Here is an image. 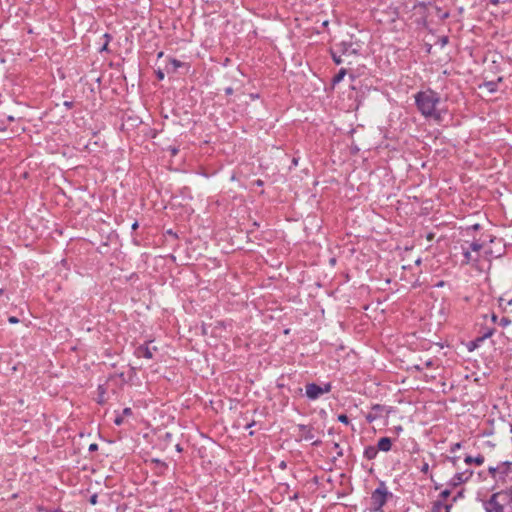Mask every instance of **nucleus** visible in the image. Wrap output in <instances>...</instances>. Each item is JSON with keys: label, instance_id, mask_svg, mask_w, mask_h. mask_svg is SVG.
<instances>
[{"label": "nucleus", "instance_id": "nucleus-22", "mask_svg": "<svg viewBox=\"0 0 512 512\" xmlns=\"http://www.w3.org/2000/svg\"><path fill=\"white\" fill-rule=\"evenodd\" d=\"M448 42H449V38H448V36H440V37L438 38V41H437V43H438L441 47L446 46V45L448 44Z\"/></svg>", "mask_w": 512, "mask_h": 512}, {"label": "nucleus", "instance_id": "nucleus-42", "mask_svg": "<svg viewBox=\"0 0 512 512\" xmlns=\"http://www.w3.org/2000/svg\"><path fill=\"white\" fill-rule=\"evenodd\" d=\"M233 92H234V90H233V88H232V87H227V88L225 89V94H226V95H232V94H233Z\"/></svg>", "mask_w": 512, "mask_h": 512}, {"label": "nucleus", "instance_id": "nucleus-28", "mask_svg": "<svg viewBox=\"0 0 512 512\" xmlns=\"http://www.w3.org/2000/svg\"><path fill=\"white\" fill-rule=\"evenodd\" d=\"M338 421L343 423V424H349V418L345 414L338 415Z\"/></svg>", "mask_w": 512, "mask_h": 512}, {"label": "nucleus", "instance_id": "nucleus-23", "mask_svg": "<svg viewBox=\"0 0 512 512\" xmlns=\"http://www.w3.org/2000/svg\"><path fill=\"white\" fill-rule=\"evenodd\" d=\"M332 390V384L330 382L325 383L323 386H321L322 394H326L331 392Z\"/></svg>", "mask_w": 512, "mask_h": 512}, {"label": "nucleus", "instance_id": "nucleus-12", "mask_svg": "<svg viewBox=\"0 0 512 512\" xmlns=\"http://www.w3.org/2000/svg\"><path fill=\"white\" fill-rule=\"evenodd\" d=\"M378 449L376 446H367L365 447L364 449V453H363V456L367 459V460H373L377 457L378 455Z\"/></svg>", "mask_w": 512, "mask_h": 512}, {"label": "nucleus", "instance_id": "nucleus-54", "mask_svg": "<svg viewBox=\"0 0 512 512\" xmlns=\"http://www.w3.org/2000/svg\"><path fill=\"white\" fill-rule=\"evenodd\" d=\"M396 429H397V431H401V430H402V427H401V426H398Z\"/></svg>", "mask_w": 512, "mask_h": 512}, {"label": "nucleus", "instance_id": "nucleus-47", "mask_svg": "<svg viewBox=\"0 0 512 512\" xmlns=\"http://www.w3.org/2000/svg\"><path fill=\"white\" fill-rule=\"evenodd\" d=\"M109 42H105L100 51H106L108 49Z\"/></svg>", "mask_w": 512, "mask_h": 512}, {"label": "nucleus", "instance_id": "nucleus-40", "mask_svg": "<svg viewBox=\"0 0 512 512\" xmlns=\"http://www.w3.org/2000/svg\"><path fill=\"white\" fill-rule=\"evenodd\" d=\"M97 449H98V445L96 443H92V444H90L88 450L92 452V451H96Z\"/></svg>", "mask_w": 512, "mask_h": 512}, {"label": "nucleus", "instance_id": "nucleus-37", "mask_svg": "<svg viewBox=\"0 0 512 512\" xmlns=\"http://www.w3.org/2000/svg\"><path fill=\"white\" fill-rule=\"evenodd\" d=\"M97 499H98V496L97 494H93L90 499H89V502L92 504V505H95L97 503Z\"/></svg>", "mask_w": 512, "mask_h": 512}, {"label": "nucleus", "instance_id": "nucleus-7", "mask_svg": "<svg viewBox=\"0 0 512 512\" xmlns=\"http://www.w3.org/2000/svg\"><path fill=\"white\" fill-rule=\"evenodd\" d=\"M156 350V347L150 348L148 344L140 345L135 350V355L138 358H146V359H152L153 358V351Z\"/></svg>", "mask_w": 512, "mask_h": 512}, {"label": "nucleus", "instance_id": "nucleus-55", "mask_svg": "<svg viewBox=\"0 0 512 512\" xmlns=\"http://www.w3.org/2000/svg\"><path fill=\"white\" fill-rule=\"evenodd\" d=\"M415 368H416L417 370H421V369H422V368H421L420 366H418V365H417V366H415Z\"/></svg>", "mask_w": 512, "mask_h": 512}, {"label": "nucleus", "instance_id": "nucleus-56", "mask_svg": "<svg viewBox=\"0 0 512 512\" xmlns=\"http://www.w3.org/2000/svg\"><path fill=\"white\" fill-rule=\"evenodd\" d=\"M177 450H178V451H181V450H182V449H181V447H180V445H177Z\"/></svg>", "mask_w": 512, "mask_h": 512}, {"label": "nucleus", "instance_id": "nucleus-10", "mask_svg": "<svg viewBox=\"0 0 512 512\" xmlns=\"http://www.w3.org/2000/svg\"><path fill=\"white\" fill-rule=\"evenodd\" d=\"M378 451L389 452L392 448V440L389 437H382L377 443Z\"/></svg>", "mask_w": 512, "mask_h": 512}, {"label": "nucleus", "instance_id": "nucleus-16", "mask_svg": "<svg viewBox=\"0 0 512 512\" xmlns=\"http://www.w3.org/2000/svg\"><path fill=\"white\" fill-rule=\"evenodd\" d=\"M495 333V328H485L482 332V335L478 338L479 341L487 339L491 337Z\"/></svg>", "mask_w": 512, "mask_h": 512}, {"label": "nucleus", "instance_id": "nucleus-33", "mask_svg": "<svg viewBox=\"0 0 512 512\" xmlns=\"http://www.w3.org/2000/svg\"><path fill=\"white\" fill-rule=\"evenodd\" d=\"M464 497V490H460L452 499V502H456L457 499Z\"/></svg>", "mask_w": 512, "mask_h": 512}, {"label": "nucleus", "instance_id": "nucleus-39", "mask_svg": "<svg viewBox=\"0 0 512 512\" xmlns=\"http://www.w3.org/2000/svg\"><path fill=\"white\" fill-rule=\"evenodd\" d=\"M8 321L11 324H16V323L19 322V319L17 317H15V316H11V317L8 318Z\"/></svg>", "mask_w": 512, "mask_h": 512}, {"label": "nucleus", "instance_id": "nucleus-21", "mask_svg": "<svg viewBox=\"0 0 512 512\" xmlns=\"http://www.w3.org/2000/svg\"><path fill=\"white\" fill-rule=\"evenodd\" d=\"M482 249V244L479 241H474L470 244V250L472 251H480Z\"/></svg>", "mask_w": 512, "mask_h": 512}, {"label": "nucleus", "instance_id": "nucleus-46", "mask_svg": "<svg viewBox=\"0 0 512 512\" xmlns=\"http://www.w3.org/2000/svg\"><path fill=\"white\" fill-rule=\"evenodd\" d=\"M425 366H426L427 368L432 367V366H433V361H432V360H428V361H426V362H425Z\"/></svg>", "mask_w": 512, "mask_h": 512}, {"label": "nucleus", "instance_id": "nucleus-48", "mask_svg": "<svg viewBox=\"0 0 512 512\" xmlns=\"http://www.w3.org/2000/svg\"><path fill=\"white\" fill-rule=\"evenodd\" d=\"M138 226H139V225H138V222L136 221V222H134V223L132 224V229H133V230H136V229L138 228Z\"/></svg>", "mask_w": 512, "mask_h": 512}, {"label": "nucleus", "instance_id": "nucleus-4", "mask_svg": "<svg viewBox=\"0 0 512 512\" xmlns=\"http://www.w3.org/2000/svg\"><path fill=\"white\" fill-rule=\"evenodd\" d=\"M297 428L300 432L299 436L301 439L305 441H311L312 445L319 446L322 441L319 439L315 440V431L314 428L310 425L298 424Z\"/></svg>", "mask_w": 512, "mask_h": 512}, {"label": "nucleus", "instance_id": "nucleus-3", "mask_svg": "<svg viewBox=\"0 0 512 512\" xmlns=\"http://www.w3.org/2000/svg\"><path fill=\"white\" fill-rule=\"evenodd\" d=\"M390 497L392 493L388 491L385 482L381 481L371 494L369 512H383L382 508Z\"/></svg>", "mask_w": 512, "mask_h": 512}, {"label": "nucleus", "instance_id": "nucleus-41", "mask_svg": "<svg viewBox=\"0 0 512 512\" xmlns=\"http://www.w3.org/2000/svg\"><path fill=\"white\" fill-rule=\"evenodd\" d=\"M156 75H157V78H158L159 80H163V79H164V73H163L161 70H158V71L156 72Z\"/></svg>", "mask_w": 512, "mask_h": 512}, {"label": "nucleus", "instance_id": "nucleus-25", "mask_svg": "<svg viewBox=\"0 0 512 512\" xmlns=\"http://www.w3.org/2000/svg\"><path fill=\"white\" fill-rule=\"evenodd\" d=\"M461 447H462L461 442L454 443L450 446V452L455 453L457 450L461 449Z\"/></svg>", "mask_w": 512, "mask_h": 512}, {"label": "nucleus", "instance_id": "nucleus-49", "mask_svg": "<svg viewBox=\"0 0 512 512\" xmlns=\"http://www.w3.org/2000/svg\"><path fill=\"white\" fill-rule=\"evenodd\" d=\"M103 393H104V390H102L101 394H103ZM98 402L103 403L102 395H100Z\"/></svg>", "mask_w": 512, "mask_h": 512}, {"label": "nucleus", "instance_id": "nucleus-51", "mask_svg": "<svg viewBox=\"0 0 512 512\" xmlns=\"http://www.w3.org/2000/svg\"><path fill=\"white\" fill-rule=\"evenodd\" d=\"M297 497H298V494L296 493L293 495V497H291V499H297Z\"/></svg>", "mask_w": 512, "mask_h": 512}, {"label": "nucleus", "instance_id": "nucleus-29", "mask_svg": "<svg viewBox=\"0 0 512 512\" xmlns=\"http://www.w3.org/2000/svg\"><path fill=\"white\" fill-rule=\"evenodd\" d=\"M334 449L336 450L338 457L343 456V450L338 443H334Z\"/></svg>", "mask_w": 512, "mask_h": 512}, {"label": "nucleus", "instance_id": "nucleus-30", "mask_svg": "<svg viewBox=\"0 0 512 512\" xmlns=\"http://www.w3.org/2000/svg\"><path fill=\"white\" fill-rule=\"evenodd\" d=\"M420 471L424 474H427L429 472V464L427 462H423L422 466L420 467Z\"/></svg>", "mask_w": 512, "mask_h": 512}, {"label": "nucleus", "instance_id": "nucleus-35", "mask_svg": "<svg viewBox=\"0 0 512 512\" xmlns=\"http://www.w3.org/2000/svg\"><path fill=\"white\" fill-rule=\"evenodd\" d=\"M510 323H511V321H510L508 318H505V317H503V318L501 319V321H500V325H501L502 327H505V326L509 325Z\"/></svg>", "mask_w": 512, "mask_h": 512}, {"label": "nucleus", "instance_id": "nucleus-19", "mask_svg": "<svg viewBox=\"0 0 512 512\" xmlns=\"http://www.w3.org/2000/svg\"><path fill=\"white\" fill-rule=\"evenodd\" d=\"M378 418H379V414H377V413H373L372 411H371V412H369V413L366 415V420H367V422H369V423L374 422V421H375L376 419H378Z\"/></svg>", "mask_w": 512, "mask_h": 512}, {"label": "nucleus", "instance_id": "nucleus-15", "mask_svg": "<svg viewBox=\"0 0 512 512\" xmlns=\"http://www.w3.org/2000/svg\"><path fill=\"white\" fill-rule=\"evenodd\" d=\"M346 73H347L346 69L341 68L339 70V72L336 75H334V77L332 79L333 84H337V83L341 82L343 80L344 76L346 75Z\"/></svg>", "mask_w": 512, "mask_h": 512}, {"label": "nucleus", "instance_id": "nucleus-43", "mask_svg": "<svg viewBox=\"0 0 512 512\" xmlns=\"http://www.w3.org/2000/svg\"><path fill=\"white\" fill-rule=\"evenodd\" d=\"M103 37L105 38V42H110V40L112 39L111 35L108 33H105Z\"/></svg>", "mask_w": 512, "mask_h": 512}, {"label": "nucleus", "instance_id": "nucleus-1", "mask_svg": "<svg viewBox=\"0 0 512 512\" xmlns=\"http://www.w3.org/2000/svg\"><path fill=\"white\" fill-rule=\"evenodd\" d=\"M415 105L420 114L426 119L439 123L443 119L444 110L439 108L440 94L432 89L418 91L414 95Z\"/></svg>", "mask_w": 512, "mask_h": 512}, {"label": "nucleus", "instance_id": "nucleus-34", "mask_svg": "<svg viewBox=\"0 0 512 512\" xmlns=\"http://www.w3.org/2000/svg\"><path fill=\"white\" fill-rule=\"evenodd\" d=\"M168 150L170 151L171 156H176L177 153L179 152V149L177 147H172V146H170L168 148Z\"/></svg>", "mask_w": 512, "mask_h": 512}, {"label": "nucleus", "instance_id": "nucleus-38", "mask_svg": "<svg viewBox=\"0 0 512 512\" xmlns=\"http://www.w3.org/2000/svg\"><path fill=\"white\" fill-rule=\"evenodd\" d=\"M63 105H64V107H66L67 109H71V108H73L74 103H73L72 101H64Z\"/></svg>", "mask_w": 512, "mask_h": 512}, {"label": "nucleus", "instance_id": "nucleus-24", "mask_svg": "<svg viewBox=\"0 0 512 512\" xmlns=\"http://www.w3.org/2000/svg\"><path fill=\"white\" fill-rule=\"evenodd\" d=\"M371 410L373 413H377L380 416L381 412L384 410V406H382L380 404H375L372 406Z\"/></svg>", "mask_w": 512, "mask_h": 512}, {"label": "nucleus", "instance_id": "nucleus-45", "mask_svg": "<svg viewBox=\"0 0 512 512\" xmlns=\"http://www.w3.org/2000/svg\"><path fill=\"white\" fill-rule=\"evenodd\" d=\"M488 2L492 5H498L500 3V0H488Z\"/></svg>", "mask_w": 512, "mask_h": 512}, {"label": "nucleus", "instance_id": "nucleus-57", "mask_svg": "<svg viewBox=\"0 0 512 512\" xmlns=\"http://www.w3.org/2000/svg\"><path fill=\"white\" fill-rule=\"evenodd\" d=\"M507 304H508V305H512V300H509V301L507 302Z\"/></svg>", "mask_w": 512, "mask_h": 512}, {"label": "nucleus", "instance_id": "nucleus-36", "mask_svg": "<svg viewBox=\"0 0 512 512\" xmlns=\"http://www.w3.org/2000/svg\"><path fill=\"white\" fill-rule=\"evenodd\" d=\"M122 415L123 416H130L132 415V410L131 408L127 407V408H124L123 411H122Z\"/></svg>", "mask_w": 512, "mask_h": 512}, {"label": "nucleus", "instance_id": "nucleus-44", "mask_svg": "<svg viewBox=\"0 0 512 512\" xmlns=\"http://www.w3.org/2000/svg\"><path fill=\"white\" fill-rule=\"evenodd\" d=\"M497 319H498L497 315H496L495 313H492V315H491V320H492V322H493V323H496V322H497Z\"/></svg>", "mask_w": 512, "mask_h": 512}, {"label": "nucleus", "instance_id": "nucleus-53", "mask_svg": "<svg viewBox=\"0 0 512 512\" xmlns=\"http://www.w3.org/2000/svg\"><path fill=\"white\" fill-rule=\"evenodd\" d=\"M257 184H258V185H262V184H263V182H262L261 180H258V181H257Z\"/></svg>", "mask_w": 512, "mask_h": 512}, {"label": "nucleus", "instance_id": "nucleus-8", "mask_svg": "<svg viewBox=\"0 0 512 512\" xmlns=\"http://www.w3.org/2000/svg\"><path fill=\"white\" fill-rule=\"evenodd\" d=\"M338 52L342 55H352L356 54V49L353 48L352 43L350 42H341L335 45Z\"/></svg>", "mask_w": 512, "mask_h": 512}, {"label": "nucleus", "instance_id": "nucleus-11", "mask_svg": "<svg viewBox=\"0 0 512 512\" xmlns=\"http://www.w3.org/2000/svg\"><path fill=\"white\" fill-rule=\"evenodd\" d=\"M484 460H485V458L482 454H478L475 457L467 455L464 459V462L467 465L476 464V465L480 466L484 463Z\"/></svg>", "mask_w": 512, "mask_h": 512}, {"label": "nucleus", "instance_id": "nucleus-14", "mask_svg": "<svg viewBox=\"0 0 512 512\" xmlns=\"http://www.w3.org/2000/svg\"><path fill=\"white\" fill-rule=\"evenodd\" d=\"M330 53H331V57H332L333 61L335 62V64L339 65V64H341V63H342V59H341L342 54H340V53L338 52V50L336 49V47H334L333 49H331Z\"/></svg>", "mask_w": 512, "mask_h": 512}, {"label": "nucleus", "instance_id": "nucleus-6", "mask_svg": "<svg viewBox=\"0 0 512 512\" xmlns=\"http://www.w3.org/2000/svg\"><path fill=\"white\" fill-rule=\"evenodd\" d=\"M305 393L309 400H316L323 395L321 391V386H319L316 383L306 384Z\"/></svg>", "mask_w": 512, "mask_h": 512}, {"label": "nucleus", "instance_id": "nucleus-58", "mask_svg": "<svg viewBox=\"0 0 512 512\" xmlns=\"http://www.w3.org/2000/svg\"><path fill=\"white\" fill-rule=\"evenodd\" d=\"M3 292H4V290H3V289H0V295H2V294H3Z\"/></svg>", "mask_w": 512, "mask_h": 512}, {"label": "nucleus", "instance_id": "nucleus-18", "mask_svg": "<svg viewBox=\"0 0 512 512\" xmlns=\"http://www.w3.org/2000/svg\"><path fill=\"white\" fill-rule=\"evenodd\" d=\"M170 65L173 67V71H176L179 67L183 66V63L175 58L170 60Z\"/></svg>", "mask_w": 512, "mask_h": 512}, {"label": "nucleus", "instance_id": "nucleus-13", "mask_svg": "<svg viewBox=\"0 0 512 512\" xmlns=\"http://www.w3.org/2000/svg\"><path fill=\"white\" fill-rule=\"evenodd\" d=\"M452 504H444L442 501L438 500L433 503V512H440L442 509H445L446 512H450Z\"/></svg>", "mask_w": 512, "mask_h": 512}, {"label": "nucleus", "instance_id": "nucleus-31", "mask_svg": "<svg viewBox=\"0 0 512 512\" xmlns=\"http://www.w3.org/2000/svg\"><path fill=\"white\" fill-rule=\"evenodd\" d=\"M450 493H451V492H450V490L445 489V490H443V491L440 493V497H441L443 500H445V499H447V498L450 496Z\"/></svg>", "mask_w": 512, "mask_h": 512}, {"label": "nucleus", "instance_id": "nucleus-52", "mask_svg": "<svg viewBox=\"0 0 512 512\" xmlns=\"http://www.w3.org/2000/svg\"><path fill=\"white\" fill-rule=\"evenodd\" d=\"M8 120H9V121H13V120H14V118H13L12 116H9V117H8Z\"/></svg>", "mask_w": 512, "mask_h": 512}, {"label": "nucleus", "instance_id": "nucleus-27", "mask_svg": "<svg viewBox=\"0 0 512 512\" xmlns=\"http://www.w3.org/2000/svg\"><path fill=\"white\" fill-rule=\"evenodd\" d=\"M114 423L115 425L117 426H120L124 423V416L121 414V415H117L114 419Z\"/></svg>", "mask_w": 512, "mask_h": 512}, {"label": "nucleus", "instance_id": "nucleus-9", "mask_svg": "<svg viewBox=\"0 0 512 512\" xmlns=\"http://www.w3.org/2000/svg\"><path fill=\"white\" fill-rule=\"evenodd\" d=\"M497 469L499 470L498 471L499 480L505 481V476H507L509 471L512 469V462H510V461L501 462L497 466Z\"/></svg>", "mask_w": 512, "mask_h": 512}, {"label": "nucleus", "instance_id": "nucleus-2", "mask_svg": "<svg viewBox=\"0 0 512 512\" xmlns=\"http://www.w3.org/2000/svg\"><path fill=\"white\" fill-rule=\"evenodd\" d=\"M483 506L485 512H512V503L502 490L493 493Z\"/></svg>", "mask_w": 512, "mask_h": 512}, {"label": "nucleus", "instance_id": "nucleus-17", "mask_svg": "<svg viewBox=\"0 0 512 512\" xmlns=\"http://www.w3.org/2000/svg\"><path fill=\"white\" fill-rule=\"evenodd\" d=\"M463 256H464L463 263L464 264L470 263V261L472 260V256H471V252H470L469 249H464L463 248Z\"/></svg>", "mask_w": 512, "mask_h": 512}, {"label": "nucleus", "instance_id": "nucleus-5", "mask_svg": "<svg viewBox=\"0 0 512 512\" xmlns=\"http://www.w3.org/2000/svg\"><path fill=\"white\" fill-rule=\"evenodd\" d=\"M473 475V471L470 469H466L463 472L456 473L449 481L448 485L451 487H456L461 485L462 483L467 482Z\"/></svg>", "mask_w": 512, "mask_h": 512}, {"label": "nucleus", "instance_id": "nucleus-26", "mask_svg": "<svg viewBox=\"0 0 512 512\" xmlns=\"http://www.w3.org/2000/svg\"><path fill=\"white\" fill-rule=\"evenodd\" d=\"M448 461L454 466V467H457L458 466V461H459V457L457 456H449L447 457Z\"/></svg>", "mask_w": 512, "mask_h": 512}, {"label": "nucleus", "instance_id": "nucleus-20", "mask_svg": "<svg viewBox=\"0 0 512 512\" xmlns=\"http://www.w3.org/2000/svg\"><path fill=\"white\" fill-rule=\"evenodd\" d=\"M498 469H497V466L496 467H489L488 469V472L489 474L495 479V480H499V474H498Z\"/></svg>", "mask_w": 512, "mask_h": 512}, {"label": "nucleus", "instance_id": "nucleus-32", "mask_svg": "<svg viewBox=\"0 0 512 512\" xmlns=\"http://www.w3.org/2000/svg\"><path fill=\"white\" fill-rule=\"evenodd\" d=\"M502 491H503V493H506L509 501L512 503V486L510 488L502 490Z\"/></svg>", "mask_w": 512, "mask_h": 512}, {"label": "nucleus", "instance_id": "nucleus-50", "mask_svg": "<svg viewBox=\"0 0 512 512\" xmlns=\"http://www.w3.org/2000/svg\"><path fill=\"white\" fill-rule=\"evenodd\" d=\"M285 467H286V463H285L284 461H282V462L280 463V468L284 469Z\"/></svg>", "mask_w": 512, "mask_h": 512}]
</instances>
